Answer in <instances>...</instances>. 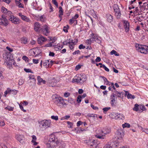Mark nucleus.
<instances>
[{
	"mask_svg": "<svg viewBox=\"0 0 148 148\" xmlns=\"http://www.w3.org/2000/svg\"><path fill=\"white\" fill-rule=\"evenodd\" d=\"M51 118L52 119L54 120L55 121H57L58 119V116H51Z\"/></svg>",
	"mask_w": 148,
	"mask_h": 148,
	"instance_id": "46",
	"label": "nucleus"
},
{
	"mask_svg": "<svg viewBox=\"0 0 148 148\" xmlns=\"http://www.w3.org/2000/svg\"><path fill=\"white\" fill-rule=\"evenodd\" d=\"M115 92V95L116 96H117L118 97H121V93L116 91Z\"/></svg>",
	"mask_w": 148,
	"mask_h": 148,
	"instance_id": "56",
	"label": "nucleus"
},
{
	"mask_svg": "<svg viewBox=\"0 0 148 148\" xmlns=\"http://www.w3.org/2000/svg\"><path fill=\"white\" fill-rule=\"evenodd\" d=\"M11 89L10 88H7V90L4 92V96L6 97L8 94H11Z\"/></svg>",
	"mask_w": 148,
	"mask_h": 148,
	"instance_id": "30",
	"label": "nucleus"
},
{
	"mask_svg": "<svg viewBox=\"0 0 148 148\" xmlns=\"http://www.w3.org/2000/svg\"><path fill=\"white\" fill-rule=\"evenodd\" d=\"M31 137L32 138L31 142L33 144V145L34 146L37 145L38 144V143L36 141L37 140L36 136H35L33 135Z\"/></svg>",
	"mask_w": 148,
	"mask_h": 148,
	"instance_id": "25",
	"label": "nucleus"
},
{
	"mask_svg": "<svg viewBox=\"0 0 148 148\" xmlns=\"http://www.w3.org/2000/svg\"><path fill=\"white\" fill-rule=\"evenodd\" d=\"M139 112H142L143 111H146L147 109L144 106L140 105L139 106Z\"/></svg>",
	"mask_w": 148,
	"mask_h": 148,
	"instance_id": "32",
	"label": "nucleus"
},
{
	"mask_svg": "<svg viewBox=\"0 0 148 148\" xmlns=\"http://www.w3.org/2000/svg\"><path fill=\"white\" fill-rule=\"evenodd\" d=\"M29 79L28 80V82L30 83L33 82H35L36 81V79L35 78V76L29 74Z\"/></svg>",
	"mask_w": 148,
	"mask_h": 148,
	"instance_id": "23",
	"label": "nucleus"
},
{
	"mask_svg": "<svg viewBox=\"0 0 148 148\" xmlns=\"http://www.w3.org/2000/svg\"><path fill=\"white\" fill-rule=\"evenodd\" d=\"M82 66L79 64L76 65L75 68V69L76 71L79 70V69L81 68Z\"/></svg>",
	"mask_w": 148,
	"mask_h": 148,
	"instance_id": "60",
	"label": "nucleus"
},
{
	"mask_svg": "<svg viewBox=\"0 0 148 148\" xmlns=\"http://www.w3.org/2000/svg\"><path fill=\"white\" fill-rule=\"evenodd\" d=\"M16 138L20 142L25 139V137L23 135L17 134L16 136Z\"/></svg>",
	"mask_w": 148,
	"mask_h": 148,
	"instance_id": "21",
	"label": "nucleus"
},
{
	"mask_svg": "<svg viewBox=\"0 0 148 148\" xmlns=\"http://www.w3.org/2000/svg\"><path fill=\"white\" fill-rule=\"evenodd\" d=\"M75 21L74 18H72L71 19H70L69 21V23L71 24H72Z\"/></svg>",
	"mask_w": 148,
	"mask_h": 148,
	"instance_id": "59",
	"label": "nucleus"
},
{
	"mask_svg": "<svg viewBox=\"0 0 148 148\" xmlns=\"http://www.w3.org/2000/svg\"><path fill=\"white\" fill-rule=\"evenodd\" d=\"M5 109L8 110L9 111H12L14 109V108L9 106L5 108Z\"/></svg>",
	"mask_w": 148,
	"mask_h": 148,
	"instance_id": "48",
	"label": "nucleus"
},
{
	"mask_svg": "<svg viewBox=\"0 0 148 148\" xmlns=\"http://www.w3.org/2000/svg\"><path fill=\"white\" fill-rule=\"evenodd\" d=\"M8 19L12 23L14 24H18L20 23V19L12 14L10 15Z\"/></svg>",
	"mask_w": 148,
	"mask_h": 148,
	"instance_id": "9",
	"label": "nucleus"
},
{
	"mask_svg": "<svg viewBox=\"0 0 148 148\" xmlns=\"http://www.w3.org/2000/svg\"><path fill=\"white\" fill-rule=\"evenodd\" d=\"M90 37L93 42L95 41L99 43L101 42L100 40L98 39L97 36L96 35H95L93 34H91L90 35Z\"/></svg>",
	"mask_w": 148,
	"mask_h": 148,
	"instance_id": "15",
	"label": "nucleus"
},
{
	"mask_svg": "<svg viewBox=\"0 0 148 148\" xmlns=\"http://www.w3.org/2000/svg\"><path fill=\"white\" fill-rule=\"evenodd\" d=\"M116 139L119 143L122 142L123 141V138L124 136L123 133L120 132L119 130H118L116 133Z\"/></svg>",
	"mask_w": 148,
	"mask_h": 148,
	"instance_id": "11",
	"label": "nucleus"
},
{
	"mask_svg": "<svg viewBox=\"0 0 148 148\" xmlns=\"http://www.w3.org/2000/svg\"><path fill=\"white\" fill-rule=\"evenodd\" d=\"M24 70L27 73H33V72L32 71L31 69H24Z\"/></svg>",
	"mask_w": 148,
	"mask_h": 148,
	"instance_id": "57",
	"label": "nucleus"
},
{
	"mask_svg": "<svg viewBox=\"0 0 148 148\" xmlns=\"http://www.w3.org/2000/svg\"><path fill=\"white\" fill-rule=\"evenodd\" d=\"M110 109V107H106L103 108V110L104 113H105V112H106Z\"/></svg>",
	"mask_w": 148,
	"mask_h": 148,
	"instance_id": "54",
	"label": "nucleus"
},
{
	"mask_svg": "<svg viewBox=\"0 0 148 148\" xmlns=\"http://www.w3.org/2000/svg\"><path fill=\"white\" fill-rule=\"evenodd\" d=\"M110 54L111 55L114 54L115 56H119V55L118 53L116 52L115 50H113L110 52Z\"/></svg>",
	"mask_w": 148,
	"mask_h": 148,
	"instance_id": "36",
	"label": "nucleus"
},
{
	"mask_svg": "<svg viewBox=\"0 0 148 148\" xmlns=\"http://www.w3.org/2000/svg\"><path fill=\"white\" fill-rule=\"evenodd\" d=\"M50 29L48 25L45 24L42 26L41 31L44 35L47 36L50 32Z\"/></svg>",
	"mask_w": 148,
	"mask_h": 148,
	"instance_id": "8",
	"label": "nucleus"
},
{
	"mask_svg": "<svg viewBox=\"0 0 148 148\" xmlns=\"http://www.w3.org/2000/svg\"><path fill=\"white\" fill-rule=\"evenodd\" d=\"M115 15L117 18H119L121 16V13L120 12V10L115 12Z\"/></svg>",
	"mask_w": 148,
	"mask_h": 148,
	"instance_id": "40",
	"label": "nucleus"
},
{
	"mask_svg": "<svg viewBox=\"0 0 148 148\" xmlns=\"http://www.w3.org/2000/svg\"><path fill=\"white\" fill-rule=\"evenodd\" d=\"M82 97L81 95H79L77 97V101L78 103H80L82 101Z\"/></svg>",
	"mask_w": 148,
	"mask_h": 148,
	"instance_id": "47",
	"label": "nucleus"
},
{
	"mask_svg": "<svg viewBox=\"0 0 148 148\" xmlns=\"http://www.w3.org/2000/svg\"><path fill=\"white\" fill-rule=\"evenodd\" d=\"M118 113L113 112L110 114L109 116L112 119L118 120Z\"/></svg>",
	"mask_w": 148,
	"mask_h": 148,
	"instance_id": "22",
	"label": "nucleus"
},
{
	"mask_svg": "<svg viewBox=\"0 0 148 148\" xmlns=\"http://www.w3.org/2000/svg\"><path fill=\"white\" fill-rule=\"evenodd\" d=\"M47 40V39L42 36H40L38 39V42L40 45L42 44L44 42Z\"/></svg>",
	"mask_w": 148,
	"mask_h": 148,
	"instance_id": "18",
	"label": "nucleus"
},
{
	"mask_svg": "<svg viewBox=\"0 0 148 148\" xmlns=\"http://www.w3.org/2000/svg\"><path fill=\"white\" fill-rule=\"evenodd\" d=\"M15 2L16 5L19 8H24V5L21 3L19 1L15 0Z\"/></svg>",
	"mask_w": 148,
	"mask_h": 148,
	"instance_id": "27",
	"label": "nucleus"
},
{
	"mask_svg": "<svg viewBox=\"0 0 148 148\" xmlns=\"http://www.w3.org/2000/svg\"><path fill=\"white\" fill-rule=\"evenodd\" d=\"M113 8L114 12L120 10L118 6L116 4L114 5L113 6Z\"/></svg>",
	"mask_w": 148,
	"mask_h": 148,
	"instance_id": "39",
	"label": "nucleus"
},
{
	"mask_svg": "<svg viewBox=\"0 0 148 148\" xmlns=\"http://www.w3.org/2000/svg\"><path fill=\"white\" fill-rule=\"evenodd\" d=\"M86 143L88 145H90L91 146H93L94 145L95 146L97 144L96 140L92 139H89L87 140Z\"/></svg>",
	"mask_w": 148,
	"mask_h": 148,
	"instance_id": "17",
	"label": "nucleus"
},
{
	"mask_svg": "<svg viewBox=\"0 0 148 148\" xmlns=\"http://www.w3.org/2000/svg\"><path fill=\"white\" fill-rule=\"evenodd\" d=\"M18 15L23 21L27 22L30 23V22L31 21L29 18L23 14L21 13H19Z\"/></svg>",
	"mask_w": 148,
	"mask_h": 148,
	"instance_id": "14",
	"label": "nucleus"
},
{
	"mask_svg": "<svg viewBox=\"0 0 148 148\" xmlns=\"http://www.w3.org/2000/svg\"><path fill=\"white\" fill-rule=\"evenodd\" d=\"M39 126L40 128L46 129L50 127L51 122L50 120H46L39 122Z\"/></svg>",
	"mask_w": 148,
	"mask_h": 148,
	"instance_id": "7",
	"label": "nucleus"
},
{
	"mask_svg": "<svg viewBox=\"0 0 148 148\" xmlns=\"http://www.w3.org/2000/svg\"><path fill=\"white\" fill-rule=\"evenodd\" d=\"M18 91L16 90L15 89H11V94L14 95H15L17 94V93H18Z\"/></svg>",
	"mask_w": 148,
	"mask_h": 148,
	"instance_id": "43",
	"label": "nucleus"
},
{
	"mask_svg": "<svg viewBox=\"0 0 148 148\" xmlns=\"http://www.w3.org/2000/svg\"><path fill=\"white\" fill-rule=\"evenodd\" d=\"M110 132V129L108 127L100 128L96 131L95 136L99 139L103 140L105 139L106 135L109 134Z\"/></svg>",
	"mask_w": 148,
	"mask_h": 148,
	"instance_id": "1",
	"label": "nucleus"
},
{
	"mask_svg": "<svg viewBox=\"0 0 148 148\" xmlns=\"http://www.w3.org/2000/svg\"><path fill=\"white\" fill-rule=\"evenodd\" d=\"M62 47V45L61 46H60V45H58L55 47V48L56 50H58L61 49Z\"/></svg>",
	"mask_w": 148,
	"mask_h": 148,
	"instance_id": "52",
	"label": "nucleus"
},
{
	"mask_svg": "<svg viewBox=\"0 0 148 148\" xmlns=\"http://www.w3.org/2000/svg\"><path fill=\"white\" fill-rule=\"evenodd\" d=\"M59 17L60 18V21L62 20V16L63 14V12L61 7H59Z\"/></svg>",
	"mask_w": 148,
	"mask_h": 148,
	"instance_id": "28",
	"label": "nucleus"
},
{
	"mask_svg": "<svg viewBox=\"0 0 148 148\" xmlns=\"http://www.w3.org/2000/svg\"><path fill=\"white\" fill-rule=\"evenodd\" d=\"M141 130L143 132H144L146 134H148V129L143 128L141 127Z\"/></svg>",
	"mask_w": 148,
	"mask_h": 148,
	"instance_id": "49",
	"label": "nucleus"
},
{
	"mask_svg": "<svg viewBox=\"0 0 148 148\" xmlns=\"http://www.w3.org/2000/svg\"><path fill=\"white\" fill-rule=\"evenodd\" d=\"M60 144V141L54 135H52L50 136L48 142L46 143V145L48 148H55Z\"/></svg>",
	"mask_w": 148,
	"mask_h": 148,
	"instance_id": "3",
	"label": "nucleus"
},
{
	"mask_svg": "<svg viewBox=\"0 0 148 148\" xmlns=\"http://www.w3.org/2000/svg\"><path fill=\"white\" fill-rule=\"evenodd\" d=\"M21 40V43L22 44H26L28 42L27 38L25 37L22 38Z\"/></svg>",
	"mask_w": 148,
	"mask_h": 148,
	"instance_id": "34",
	"label": "nucleus"
},
{
	"mask_svg": "<svg viewBox=\"0 0 148 148\" xmlns=\"http://www.w3.org/2000/svg\"><path fill=\"white\" fill-rule=\"evenodd\" d=\"M139 106L137 104H136L134 108H133V110L139 112Z\"/></svg>",
	"mask_w": 148,
	"mask_h": 148,
	"instance_id": "35",
	"label": "nucleus"
},
{
	"mask_svg": "<svg viewBox=\"0 0 148 148\" xmlns=\"http://www.w3.org/2000/svg\"><path fill=\"white\" fill-rule=\"evenodd\" d=\"M32 61L33 63L35 64H38L39 62V60L38 59H33Z\"/></svg>",
	"mask_w": 148,
	"mask_h": 148,
	"instance_id": "64",
	"label": "nucleus"
},
{
	"mask_svg": "<svg viewBox=\"0 0 148 148\" xmlns=\"http://www.w3.org/2000/svg\"><path fill=\"white\" fill-rule=\"evenodd\" d=\"M102 78L103 79L104 82V84L107 85H111V82H109L106 78L102 76Z\"/></svg>",
	"mask_w": 148,
	"mask_h": 148,
	"instance_id": "29",
	"label": "nucleus"
},
{
	"mask_svg": "<svg viewBox=\"0 0 148 148\" xmlns=\"http://www.w3.org/2000/svg\"><path fill=\"white\" fill-rule=\"evenodd\" d=\"M122 22L123 24L125 30V31L127 32L129 30L130 23L127 21L125 20H123Z\"/></svg>",
	"mask_w": 148,
	"mask_h": 148,
	"instance_id": "13",
	"label": "nucleus"
},
{
	"mask_svg": "<svg viewBox=\"0 0 148 148\" xmlns=\"http://www.w3.org/2000/svg\"><path fill=\"white\" fill-rule=\"evenodd\" d=\"M122 126L123 128L126 127L130 128V125L129 123H125L122 125Z\"/></svg>",
	"mask_w": 148,
	"mask_h": 148,
	"instance_id": "38",
	"label": "nucleus"
},
{
	"mask_svg": "<svg viewBox=\"0 0 148 148\" xmlns=\"http://www.w3.org/2000/svg\"><path fill=\"white\" fill-rule=\"evenodd\" d=\"M127 97L128 99H134L135 98V97L134 95H133L131 94H128L127 95Z\"/></svg>",
	"mask_w": 148,
	"mask_h": 148,
	"instance_id": "44",
	"label": "nucleus"
},
{
	"mask_svg": "<svg viewBox=\"0 0 148 148\" xmlns=\"http://www.w3.org/2000/svg\"><path fill=\"white\" fill-rule=\"evenodd\" d=\"M118 119L122 120L125 119V117L123 114L121 113H118Z\"/></svg>",
	"mask_w": 148,
	"mask_h": 148,
	"instance_id": "33",
	"label": "nucleus"
},
{
	"mask_svg": "<svg viewBox=\"0 0 148 148\" xmlns=\"http://www.w3.org/2000/svg\"><path fill=\"white\" fill-rule=\"evenodd\" d=\"M19 107L21 110L23 111L24 112H26V110L24 109L23 107L20 104H19Z\"/></svg>",
	"mask_w": 148,
	"mask_h": 148,
	"instance_id": "58",
	"label": "nucleus"
},
{
	"mask_svg": "<svg viewBox=\"0 0 148 148\" xmlns=\"http://www.w3.org/2000/svg\"><path fill=\"white\" fill-rule=\"evenodd\" d=\"M75 41L73 42V44H71L69 45V47L70 49L72 50L74 48V47L75 45Z\"/></svg>",
	"mask_w": 148,
	"mask_h": 148,
	"instance_id": "41",
	"label": "nucleus"
},
{
	"mask_svg": "<svg viewBox=\"0 0 148 148\" xmlns=\"http://www.w3.org/2000/svg\"><path fill=\"white\" fill-rule=\"evenodd\" d=\"M52 2L54 4L56 7H58V3L56 0H52Z\"/></svg>",
	"mask_w": 148,
	"mask_h": 148,
	"instance_id": "63",
	"label": "nucleus"
},
{
	"mask_svg": "<svg viewBox=\"0 0 148 148\" xmlns=\"http://www.w3.org/2000/svg\"><path fill=\"white\" fill-rule=\"evenodd\" d=\"M67 123L68 125V127L69 128H72L73 127V124L70 121H67Z\"/></svg>",
	"mask_w": 148,
	"mask_h": 148,
	"instance_id": "53",
	"label": "nucleus"
},
{
	"mask_svg": "<svg viewBox=\"0 0 148 148\" xmlns=\"http://www.w3.org/2000/svg\"><path fill=\"white\" fill-rule=\"evenodd\" d=\"M8 19L4 16L2 15L1 18H0V25L7 26L8 24Z\"/></svg>",
	"mask_w": 148,
	"mask_h": 148,
	"instance_id": "12",
	"label": "nucleus"
},
{
	"mask_svg": "<svg viewBox=\"0 0 148 148\" xmlns=\"http://www.w3.org/2000/svg\"><path fill=\"white\" fill-rule=\"evenodd\" d=\"M24 80L23 79H19L18 85H22L24 83Z\"/></svg>",
	"mask_w": 148,
	"mask_h": 148,
	"instance_id": "51",
	"label": "nucleus"
},
{
	"mask_svg": "<svg viewBox=\"0 0 148 148\" xmlns=\"http://www.w3.org/2000/svg\"><path fill=\"white\" fill-rule=\"evenodd\" d=\"M1 11L2 13L8 15H11L12 14L11 11L8 10L6 8L3 6H2L1 7Z\"/></svg>",
	"mask_w": 148,
	"mask_h": 148,
	"instance_id": "19",
	"label": "nucleus"
},
{
	"mask_svg": "<svg viewBox=\"0 0 148 148\" xmlns=\"http://www.w3.org/2000/svg\"><path fill=\"white\" fill-rule=\"evenodd\" d=\"M34 29L37 32H39L41 31V26L39 23L36 22L34 23Z\"/></svg>",
	"mask_w": 148,
	"mask_h": 148,
	"instance_id": "16",
	"label": "nucleus"
},
{
	"mask_svg": "<svg viewBox=\"0 0 148 148\" xmlns=\"http://www.w3.org/2000/svg\"><path fill=\"white\" fill-rule=\"evenodd\" d=\"M87 116L89 117H93L95 118L96 116L95 114H87Z\"/></svg>",
	"mask_w": 148,
	"mask_h": 148,
	"instance_id": "61",
	"label": "nucleus"
},
{
	"mask_svg": "<svg viewBox=\"0 0 148 148\" xmlns=\"http://www.w3.org/2000/svg\"><path fill=\"white\" fill-rule=\"evenodd\" d=\"M110 98L111 100V104L112 105H114V102L116 99V97L115 96V94L112 93L111 95Z\"/></svg>",
	"mask_w": 148,
	"mask_h": 148,
	"instance_id": "24",
	"label": "nucleus"
},
{
	"mask_svg": "<svg viewBox=\"0 0 148 148\" xmlns=\"http://www.w3.org/2000/svg\"><path fill=\"white\" fill-rule=\"evenodd\" d=\"M136 50L142 53L147 54L148 53V46L146 45L136 44Z\"/></svg>",
	"mask_w": 148,
	"mask_h": 148,
	"instance_id": "4",
	"label": "nucleus"
},
{
	"mask_svg": "<svg viewBox=\"0 0 148 148\" xmlns=\"http://www.w3.org/2000/svg\"><path fill=\"white\" fill-rule=\"evenodd\" d=\"M29 52L31 55L36 57L41 53V51L38 48H36L31 49L29 50Z\"/></svg>",
	"mask_w": 148,
	"mask_h": 148,
	"instance_id": "10",
	"label": "nucleus"
},
{
	"mask_svg": "<svg viewBox=\"0 0 148 148\" xmlns=\"http://www.w3.org/2000/svg\"><path fill=\"white\" fill-rule=\"evenodd\" d=\"M69 26L67 25L64 26L63 29V31L66 33H67L68 32V29L69 28Z\"/></svg>",
	"mask_w": 148,
	"mask_h": 148,
	"instance_id": "42",
	"label": "nucleus"
},
{
	"mask_svg": "<svg viewBox=\"0 0 148 148\" xmlns=\"http://www.w3.org/2000/svg\"><path fill=\"white\" fill-rule=\"evenodd\" d=\"M87 78V76L85 75H76L75 78L73 79L72 82L83 83L86 80Z\"/></svg>",
	"mask_w": 148,
	"mask_h": 148,
	"instance_id": "6",
	"label": "nucleus"
},
{
	"mask_svg": "<svg viewBox=\"0 0 148 148\" xmlns=\"http://www.w3.org/2000/svg\"><path fill=\"white\" fill-rule=\"evenodd\" d=\"M83 122L81 121H79L77 123V127H79L81 125H82Z\"/></svg>",
	"mask_w": 148,
	"mask_h": 148,
	"instance_id": "62",
	"label": "nucleus"
},
{
	"mask_svg": "<svg viewBox=\"0 0 148 148\" xmlns=\"http://www.w3.org/2000/svg\"><path fill=\"white\" fill-rule=\"evenodd\" d=\"M75 41L71 38H69L67 39L64 42V44L66 45H69L71 44H73V42Z\"/></svg>",
	"mask_w": 148,
	"mask_h": 148,
	"instance_id": "26",
	"label": "nucleus"
},
{
	"mask_svg": "<svg viewBox=\"0 0 148 148\" xmlns=\"http://www.w3.org/2000/svg\"><path fill=\"white\" fill-rule=\"evenodd\" d=\"M107 18L108 21L109 22H111L112 21L113 18L112 16L110 14H108L107 15Z\"/></svg>",
	"mask_w": 148,
	"mask_h": 148,
	"instance_id": "31",
	"label": "nucleus"
},
{
	"mask_svg": "<svg viewBox=\"0 0 148 148\" xmlns=\"http://www.w3.org/2000/svg\"><path fill=\"white\" fill-rule=\"evenodd\" d=\"M22 59L26 62H29V58L26 56H23L22 57Z\"/></svg>",
	"mask_w": 148,
	"mask_h": 148,
	"instance_id": "50",
	"label": "nucleus"
},
{
	"mask_svg": "<svg viewBox=\"0 0 148 148\" xmlns=\"http://www.w3.org/2000/svg\"><path fill=\"white\" fill-rule=\"evenodd\" d=\"M49 64H48V61L47 60H45L43 62V65L46 68L48 67Z\"/></svg>",
	"mask_w": 148,
	"mask_h": 148,
	"instance_id": "37",
	"label": "nucleus"
},
{
	"mask_svg": "<svg viewBox=\"0 0 148 148\" xmlns=\"http://www.w3.org/2000/svg\"><path fill=\"white\" fill-rule=\"evenodd\" d=\"M37 79L38 81V84L39 85H41L42 84H45L46 81L44 79H43L40 76H38L37 77Z\"/></svg>",
	"mask_w": 148,
	"mask_h": 148,
	"instance_id": "20",
	"label": "nucleus"
},
{
	"mask_svg": "<svg viewBox=\"0 0 148 148\" xmlns=\"http://www.w3.org/2000/svg\"><path fill=\"white\" fill-rule=\"evenodd\" d=\"M4 63L10 69L12 68V64L15 66H18L16 64L15 60L11 57H9V56H8L5 58Z\"/></svg>",
	"mask_w": 148,
	"mask_h": 148,
	"instance_id": "5",
	"label": "nucleus"
},
{
	"mask_svg": "<svg viewBox=\"0 0 148 148\" xmlns=\"http://www.w3.org/2000/svg\"><path fill=\"white\" fill-rule=\"evenodd\" d=\"M92 42H93L91 40V38L90 39L87 40L86 41V43L88 44H90Z\"/></svg>",
	"mask_w": 148,
	"mask_h": 148,
	"instance_id": "55",
	"label": "nucleus"
},
{
	"mask_svg": "<svg viewBox=\"0 0 148 148\" xmlns=\"http://www.w3.org/2000/svg\"><path fill=\"white\" fill-rule=\"evenodd\" d=\"M52 98L55 104L60 108H64L67 106L66 102V100H64L60 96L56 95H53L52 96Z\"/></svg>",
	"mask_w": 148,
	"mask_h": 148,
	"instance_id": "2",
	"label": "nucleus"
},
{
	"mask_svg": "<svg viewBox=\"0 0 148 148\" xmlns=\"http://www.w3.org/2000/svg\"><path fill=\"white\" fill-rule=\"evenodd\" d=\"M48 60V64H49L48 67H50L53 65V62L51 60L49 59Z\"/></svg>",
	"mask_w": 148,
	"mask_h": 148,
	"instance_id": "45",
	"label": "nucleus"
}]
</instances>
